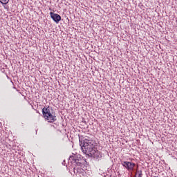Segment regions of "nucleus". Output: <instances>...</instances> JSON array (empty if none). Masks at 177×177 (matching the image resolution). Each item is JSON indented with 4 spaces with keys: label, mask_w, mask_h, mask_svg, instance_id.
I'll return each mask as SVG.
<instances>
[{
    "label": "nucleus",
    "mask_w": 177,
    "mask_h": 177,
    "mask_svg": "<svg viewBox=\"0 0 177 177\" xmlns=\"http://www.w3.org/2000/svg\"><path fill=\"white\" fill-rule=\"evenodd\" d=\"M73 172L77 175V174H80L81 172V169L75 167L73 169Z\"/></svg>",
    "instance_id": "0eeeda50"
},
{
    "label": "nucleus",
    "mask_w": 177,
    "mask_h": 177,
    "mask_svg": "<svg viewBox=\"0 0 177 177\" xmlns=\"http://www.w3.org/2000/svg\"><path fill=\"white\" fill-rule=\"evenodd\" d=\"M122 165H123V167H124V168L128 169V171H133V168H135V165H136L133 162L124 161L122 163Z\"/></svg>",
    "instance_id": "20e7f679"
},
{
    "label": "nucleus",
    "mask_w": 177,
    "mask_h": 177,
    "mask_svg": "<svg viewBox=\"0 0 177 177\" xmlns=\"http://www.w3.org/2000/svg\"><path fill=\"white\" fill-rule=\"evenodd\" d=\"M43 116L48 122H55L56 121V115L53 113V110L50 106L42 109Z\"/></svg>",
    "instance_id": "f03ea898"
},
{
    "label": "nucleus",
    "mask_w": 177,
    "mask_h": 177,
    "mask_svg": "<svg viewBox=\"0 0 177 177\" xmlns=\"http://www.w3.org/2000/svg\"><path fill=\"white\" fill-rule=\"evenodd\" d=\"M82 152L86 156H90L91 153L95 151V142L92 140L84 139L83 142L80 143Z\"/></svg>",
    "instance_id": "f257e3e1"
},
{
    "label": "nucleus",
    "mask_w": 177,
    "mask_h": 177,
    "mask_svg": "<svg viewBox=\"0 0 177 177\" xmlns=\"http://www.w3.org/2000/svg\"><path fill=\"white\" fill-rule=\"evenodd\" d=\"M50 16L53 21H55V23H56L57 24H59V21L62 20V17L59 14L50 12Z\"/></svg>",
    "instance_id": "39448f33"
},
{
    "label": "nucleus",
    "mask_w": 177,
    "mask_h": 177,
    "mask_svg": "<svg viewBox=\"0 0 177 177\" xmlns=\"http://www.w3.org/2000/svg\"><path fill=\"white\" fill-rule=\"evenodd\" d=\"M0 3L3 5H7V3H9V0H0Z\"/></svg>",
    "instance_id": "6e6552de"
},
{
    "label": "nucleus",
    "mask_w": 177,
    "mask_h": 177,
    "mask_svg": "<svg viewBox=\"0 0 177 177\" xmlns=\"http://www.w3.org/2000/svg\"><path fill=\"white\" fill-rule=\"evenodd\" d=\"M79 139H80V142H81V138H80V137H79Z\"/></svg>",
    "instance_id": "9d476101"
},
{
    "label": "nucleus",
    "mask_w": 177,
    "mask_h": 177,
    "mask_svg": "<svg viewBox=\"0 0 177 177\" xmlns=\"http://www.w3.org/2000/svg\"><path fill=\"white\" fill-rule=\"evenodd\" d=\"M137 175H138V176H136V177H142V175H143V174H142V171H138Z\"/></svg>",
    "instance_id": "1a4fd4ad"
},
{
    "label": "nucleus",
    "mask_w": 177,
    "mask_h": 177,
    "mask_svg": "<svg viewBox=\"0 0 177 177\" xmlns=\"http://www.w3.org/2000/svg\"><path fill=\"white\" fill-rule=\"evenodd\" d=\"M68 162H71V164H73L74 165H77V167L82 166V159H81V157H78V156L73 153L69 157Z\"/></svg>",
    "instance_id": "7ed1b4c3"
},
{
    "label": "nucleus",
    "mask_w": 177,
    "mask_h": 177,
    "mask_svg": "<svg viewBox=\"0 0 177 177\" xmlns=\"http://www.w3.org/2000/svg\"><path fill=\"white\" fill-rule=\"evenodd\" d=\"M89 157H93L94 158H102V153L98 150H96V148L94 149V151L90 155Z\"/></svg>",
    "instance_id": "423d86ee"
}]
</instances>
